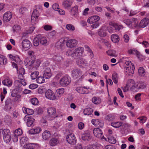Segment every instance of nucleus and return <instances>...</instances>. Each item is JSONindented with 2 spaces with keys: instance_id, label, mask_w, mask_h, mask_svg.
Listing matches in <instances>:
<instances>
[{
  "instance_id": "1",
  "label": "nucleus",
  "mask_w": 149,
  "mask_h": 149,
  "mask_svg": "<svg viewBox=\"0 0 149 149\" xmlns=\"http://www.w3.org/2000/svg\"><path fill=\"white\" fill-rule=\"evenodd\" d=\"M129 81L132 83L133 85L130 88L131 91H133V90L136 88L137 89H143L146 87V85L144 82H138L137 83L136 86H135V84L134 80L132 79H130Z\"/></svg>"
},
{
  "instance_id": "2",
  "label": "nucleus",
  "mask_w": 149,
  "mask_h": 149,
  "mask_svg": "<svg viewBox=\"0 0 149 149\" xmlns=\"http://www.w3.org/2000/svg\"><path fill=\"white\" fill-rule=\"evenodd\" d=\"M2 134L4 141L6 143H9L11 140L10 132L8 129L3 130Z\"/></svg>"
},
{
  "instance_id": "3",
  "label": "nucleus",
  "mask_w": 149,
  "mask_h": 149,
  "mask_svg": "<svg viewBox=\"0 0 149 149\" xmlns=\"http://www.w3.org/2000/svg\"><path fill=\"white\" fill-rule=\"evenodd\" d=\"M39 15L40 14L37 10H34L31 15V24L32 25H34L37 23L38 18Z\"/></svg>"
},
{
  "instance_id": "4",
  "label": "nucleus",
  "mask_w": 149,
  "mask_h": 149,
  "mask_svg": "<svg viewBox=\"0 0 149 149\" xmlns=\"http://www.w3.org/2000/svg\"><path fill=\"white\" fill-rule=\"evenodd\" d=\"M67 141L70 144L74 145L76 143V139L73 134L71 133L66 137Z\"/></svg>"
},
{
  "instance_id": "5",
  "label": "nucleus",
  "mask_w": 149,
  "mask_h": 149,
  "mask_svg": "<svg viewBox=\"0 0 149 149\" xmlns=\"http://www.w3.org/2000/svg\"><path fill=\"white\" fill-rule=\"evenodd\" d=\"M46 97L50 100H54L56 99V96L54 93L51 90L48 89L45 93Z\"/></svg>"
},
{
  "instance_id": "6",
  "label": "nucleus",
  "mask_w": 149,
  "mask_h": 149,
  "mask_svg": "<svg viewBox=\"0 0 149 149\" xmlns=\"http://www.w3.org/2000/svg\"><path fill=\"white\" fill-rule=\"evenodd\" d=\"M71 81L68 77L66 76L62 77L60 81V83L61 86H65L68 85L70 83Z\"/></svg>"
},
{
  "instance_id": "7",
  "label": "nucleus",
  "mask_w": 149,
  "mask_h": 149,
  "mask_svg": "<svg viewBox=\"0 0 149 149\" xmlns=\"http://www.w3.org/2000/svg\"><path fill=\"white\" fill-rule=\"evenodd\" d=\"M78 41L77 40L74 39H71L67 40L66 44L68 47L72 48L75 47Z\"/></svg>"
},
{
  "instance_id": "8",
  "label": "nucleus",
  "mask_w": 149,
  "mask_h": 149,
  "mask_svg": "<svg viewBox=\"0 0 149 149\" xmlns=\"http://www.w3.org/2000/svg\"><path fill=\"white\" fill-rule=\"evenodd\" d=\"M66 55L68 56H70L73 57L74 59H77L80 57L81 56L79 54L75 52L74 50L72 51L71 50H68L66 53Z\"/></svg>"
},
{
  "instance_id": "9",
  "label": "nucleus",
  "mask_w": 149,
  "mask_h": 149,
  "mask_svg": "<svg viewBox=\"0 0 149 149\" xmlns=\"http://www.w3.org/2000/svg\"><path fill=\"white\" fill-rule=\"evenodd\" d=\"M92 137L89 132L86 131L82 134L81 139L84 141H88L91 139Z\"/></svg>"
},
{
  "instance_id": "10",
  "label": "nucleus",
  "mask_w": 149,
  "mask_h": 149,
  "mask_svg": "<svg viewBox=\"0 0 149 149\" xmlns=\"http://www.w3.org/2000/svg\"><path fill=\"white\" fill-rule=\"evenodd\" d=\"M94 135L97 138L102 139L104 137L102 135V132L99 128H95L93 130Z\"/></svg>"
},
{
  "instance_id": "11",
  "label": "nucleus",
  "mask_w": 149,
  "mask_h": 149,
  "mask_svg": "<svg viewBox=\"0 0 149 149\" xmlns=\"http://www.w3.org/2000/svg\"><path fill=\"white\" fill-rule=\"evenodd\" d=\"M100 20V17L97 15H94L90 17L87 20L88 23L92 24L97 23Z\"/></svg>"
},
{
  "instance_id": "12",
  "label": "nucleus",
  "mask_w": 149,
  "mask_h": 149,
  "mask_svg": "<svg viewBox=\"0 0 149 149\" xmlns=\"http://www.w3.org/2000/svg\"><path fill=\"white\" fill-rule=\"evenodd\" d=\"M52 75V73L50 68H46L44 70L43 74L44 77H45V79H49L51 77Z\"/></svg>"
},
{
  "instance_id": "13",
  "label": "nucleus",
  "mask_w": 149,
  "mask_h": 149,
  "mask_svg": "<svg viewBox=\"0 0 149 149\" xmlns=\"http://www.w3.org/2000/svg\"><path fill=\"white\" fill-rule=\"evenodd\" d=\"M12 17V14L10 11L6 13L3 15V20L5 22H7L9 21Z\"/></svg>"
},
{
  "instance_id": "14",
  "label": "nucleus",
  "mask_w": 149,
  "mask_h": 149,
  "mask_svg": "<svg viewBox=\"0 0 149 149\" xmlns=\"http://www.w3.org/2000/svg\"><path fill=\"white\" fill-rule=\"evenodd\" d=\"M47 112L50 116L53 118L57 117L56 115V111L54 108H50L47 110Z\"/></svg>"
},
{
  "instance_id": "15",
  "label": "nucleus",
  "mask_w": 149,
  "mask_h": 149,
  "mask_svg": "<svg viewBox=\"0 0 149 149\" xmlns=\"http://www.w3.org/2000/svg\"><path fill=\"white\" fill-rule=\"evenodd\" d=\"M40 63V61L39 60H33L32 65V66L30 67L29 70H32V71H33L34 69H36L39 66Z\"/></svg>"
},
{
  "instance_id": "16",
  "label": "nucleus",
  "mask_w": 149,
  "mask_h": 149,
  "mask_svg": "<svg viewBox=\"0 0 149 149\" xmlns=\"http://www.w3.org/2000/svg\"><path fill=\"white\" fill-rule=\"evenodd\" d=\"M73 2V0H65L62 3V5L63 7L65 9L70 7Z\"/></svg>"
},
{
  "instance_id": "17",
  "label": "nucleus",
  "mask_w": 149,
  "mask_h": 149,
  "mask_svg": "<svg viewBox=\"0 0 149 149\" xmlns=\"http://www.w3.org/2000/svg\"><path fill=\"white\" fill-rule=\"evenodd\" d=\"M149 20L147 18L142 19L139 23V26L141 28H144L148 24Z\"/></svg>"
},
{
  "instance_id": "18",
  "label": "nucleus",
  "mask_w": 149,
  "mask_h": 149,
  "mask_svg": "<svg viewBox=\"0 0 149 149\" xmlns=\"http://www.w3.org/2000/svg\"><path fill=\"white\" fill-rule=\"evenodd\" d=\"M72 75L74 78L77 79L81 75V72L79 69L74 70L72 71Z\"/></svg>"
},
{
  "instance_id": "19",
  "label": "nucleus",
  "mask_w": 149,
  "mask_h": 149,
  "mask_svg": "<svg viewBox=\"0 0 149 149\" xmlns=\"http://www.w3.org/2000/svg\"><path fill=\"white\" fill-rule=\"evenodd\" d=\"M51 134L50 132L47 130L45 131L42 134V137L45 140H48L51 137Z\"/></svg>"
},
{
  "instance_id": "20",
  "label": "nucleus",
  "mask_w": 149,
  "mask_h": 149,
  "mask_svg": "<svg viewBox=\"0 0 149 149\" xmlns=\"http://www.w3.org/2000/svg\"><path fill=\"white\" fill-rule=\"evenodd\" d=\"M78 7L77 6H75L73 7L70 12L71 15L74 17L77 16L78 14Z\"/></svg>"
},
{
  "instance_id": "21",
  "label": "nucleus",
  "mask_w": 149,
  "mask_h": 149,
  "mask_svg": "<svg viewBox=\"0 0 149 149\" xmlns=\"http://www.w3.org/2000/svg\"><path fill=\"white\" fill-rule=\"evenodd\" d=\"M22 44L24 48H29L31 45V42L28 40L25 39L23 40Z\"/></svg>"
},
{
  "instance_id": "22",
  "label": "nucleus",
  "mask_w": 149,
  "mask_h": 149,
  "mask_svg": "<svg viewBox=\"0 0 149 149\" xmlns=\"http://www.w3.org/2000/svg\"><path fill=\"white\" fill-rule=\"evenodd\" d=\"M98 35L101 37H104L107 35L106 30L105 27H102L98 32Z\"/></svg>"
},
{
  "instance_id": "23",
  "label": "nucleus",
  "mask_w": 149,
  "mask_h": 149,
  "mask_svg": "<svg viewBox=\"0 0 149 149\" xmlns=\"http://www.w3.org/2000/svg\"><path fill=\"white\" fill-rule=\"evenodd\" d=\"M59 142L57 138H54L52 139L49 141V144L51 146H54L57 145Z\"/></svg>"
},
{
  "instance_id": "24",
  "label": "nucleus",
  "mask_w": 149,
  "mask_h": 149,
  "mask_svg": "<svg viewBox=\"0 0 149 149\" xmlns=\"http://www.w3.org/2000/svg\"><path fill=\"white\" fill-rule=\"evenodd\" d=\"M31 70V71H30V72H31V78L33 80L35 79L36 78H37V77L38 75L39 74V72L37 71H34V69L33 71H32V69Z\"/></svg>"
},
{
  "instance_id": "25",
  "label": "nucleus",
  "mask_w": 149,
  "mask_h": 149,
  "mask_svg": "<svg viewBox=\"0 0 149 149\" xmlns=\"http://www.w3.org/2000/svg\"><path fill=\"white\" fill-rule=\"evenodd\" d=\"M111 38L113 42L114 43H117L119 41V38L118 35L113 34L111 36Z\"/></svg>"
},
{
  "instance_id": "26",
  "label": "nucleus",
  "mask_w": 149,
  "mask_h": 149,
  "mask_svg": "<svg viewBox=\"0 0 149 149\" xmlns=\"http://www.w3.org/2000/svg\"><path fill=\"white\" fill-rule=\"evenodd\" d=\"M41 130V129L40 128L37 127L35 129H32L31 130L29 131V133L31 134H38Z\"/></svg>"
},
{
  "instance_id": "27",
  "label": "nucleus",
  "mask_w": 149,
  "mask_h": 149,
  "mask_svg": "<svg viewBox=\"0 0 149 149\" xmlns=\"http://www.w3.org/2000/svg\"><path fill=\"white\" fill-rule=\"evenodd\" d=\"M40 43L42 45H45L47 43V40L46 38L44 37L41 36L40 35H38Z\"/></svg>"
},
{
  "instance_id": "28",
  "label": "nucleus",
  "mask_w": 149,
  "mask_h": 149,
  "mask_svg": "<svg viewBox=\"0 0 149 149\" xmlns=\"http://www.w3.org/2000/svg\"><path fill=\"white\" fill-rule=\"evenodd\" d=\"M64 45L65 44L63 41L59 40L56 43L55 46L58 49H62Z\"/></svg>"
},
{
  "instance_id": "29",
  "label": "nucleus",
  "mask_w": 149,
  "mask_h": 149,
  "mask_svg": "<svg viewBox=\"0 0 149 149\" xmlns=\"http://www.w3.org/2000/svg\"><path fill=\"white\" fill-rule=\"evenodd\" d=\"M3 84L4 85H6L8 86H11L12 84V82L11 80L8 79H6L2 82Z\"/></svg>"
},
{
  "instance_id": "30",
  "label": "nucleus",
  "mask_w": 149,
  "mask_h": 149,
  "mask_svg": "<svg viewBox=\"0 0 149 149\" xmlns=\"http://www.w3.org/2000/svg\"><path fill=\"white\" fill-rule=\"evenodd\" d=\"M112 79L115 84H117L118 79V74L116 73H113L112 75Z\"/></svg>"
},
{
  "instance_id": "31",
  "label": "nucleus",
  "mask_w": 149,
  "mask_h": 149,
  "mask_svg": "<svg viewBox=\"0 0 149 149\" xmlns=\"http://www.w3.org/2000/svg\"><path fill=\"white\" fill-rule=\"evenodd\" d=\"M122 124L123 123L121 122H113L111 123V125L113 127L117 128L121 126Z\"/></svg>"
},
{
  "instance_id": "32",
  "label": "nucleus",
  "mask_w": 149,
  "mask_h": 149,
  "mask_svg": "<svg viewBox=\"0 0 149 149\" xmlns=\"http://www.w3.org/2000/svg\"><path fill=\"white\" fill-rule=\"evenodd\" d=\"M93 111L91 108H87L85 109L84 111V113L85 115H89L92 114Z\"/></svg>"
},
{
  "instance_id": "33",
  "label": "nucleus",
  "mask_w": 149,
  "mask_h": 149,
  "mask_svg": "<svg viewBox=\"0 0 149 149\" xmlns=\"http://www.w3.org/2000/svg\"><path fill=\"white\" fill-rule=\"evenodd\" d=\"M34 120V119L33 118L31 117L28 118L26 123L27 126L28 127L32 126L33 125V122Z\"/></svg>"
},
{
  "instance_id": "34",
  "label": "nucleus",
  "mask_w": 149,
  "mask_h": 149,
  "mask_svg": "<svg viewBox=\"0 0 149 149\" xmlns=\"http://www.w3.org/2000/svg\"><path fill=\"white\" fill-rule=\"evenodd\" d=\"M25 111V113H27L29 115H31L33 114L34 111L33 110L30 109L26 108V107H23Z\"/></svg>"
},
{
  "instance_id": "35",
  "label": "nucleus",
  "mask_w": 149,
  "mask_h": 149,
  "mask_svg": "<svg viewBox=\"0 0 149 149\" xmlns=\"http://www.w3.org/2000/svg\"><path fill=\"white\" fill-rule=\"evenodd\" d=\"M7 63V59L2 55H0V64L5 65Z\"/></svg>"
},
{
  "instance_id": "36",
  "label": "nucleus",
  "mask_w": 149,
  "mask_h": 149,
  "mask_svg": "<svg viewBox=\"0 0 149 149\" xmlns=\"http://www.w3.org/2000/svg\"><path fill=\"white\" fill-rule=\"evenodd\" d=\"M40 43V40L39 39V36L37 35L34 39L33 40V44L34 46H38Z\"/></svg>"
},
{
  "instance_id": "37",
  "label": "nucleus",
  "mask_w": 149,
  "mask_h": 149,
  "mask_svg": "<svg viewBox=\"0 0 149 149\" xmlns=\"http://www.w3.org/2000/svg\"><path fill=\"white\" fill-rule=\"evenodd\" d=\"M125 64L126 65H127V66H128L127 67L126 66L125 68H126V70H130L131 69V66L130 65H132V71L133 70V68H134V67H133V66L134 65H133L131 61H130V62H129L128 61H127L125 63Z\"/></svg>"
},
{
  "instance_id": "38",
  "label": "nucleus",
  "mask_w": 149,
  "mask_h": 149,
  "mask_svg": "<svg viewBox=\"0 0 149 149\" xmlns=\"http://www.w3.org/2000/svg\"><path fill=\"white\" fill-rule=\"evenodd\" d=\"M92 100L93 102L95 104H98L101 102L100 99L95 97H93L92 98Z\"/></svg>"
},
{
  "instance_id": "39",
  "label": "nucleus",
  "mask_w": 149,
  "mask_h": 149,
  "mask_svg": "<svg viewBox=\"0 0 149 149\" xmlns=\"http://www.w3.org/2000/svg\"><path fill=\"white\" fill-rule=\"evenodd\" d=\"M84 48L82 47H79L75 49L74 51L75 52L78 53L79 54L81 55L83 52Z\"/></svg>"
},
{
  "instance_id": "40",
  "label": "nucleus",
  "mask_w": 149,
  "mask_h": 149,
  "mask_svg": "<svg viewBox=\"0 0 149 149\" xmlns=\"http://www.w3.org/2000/svg\"><path fill=\"white\" fill-rule=\"evenodd\" d=\"M45 77L44 76H39L36 79V81L38 83L42 84L45 82Z\"/></svg>"
},
{
  "instance_id": "41",
  "label": "nucleus",
  "mask_w": 149,
  "mask_h": 149,
  "mask_svg": "<svg viewBox=\"0 0 149 149\" xmlns=\"http://www.w3.org/2000/svg\"><path fill=\"white\" fill-rule=\"evenodd\" d=\"M33 60H31L28 58H26L24 61L25 64L27 66H32Z\"/></svg>"
},
{
  "instance_id": "42",
  "label": "nucleus",
  "mask_w": 149,
  "mask_h": 149,
  "mask_svg": "<svg viewBox=\"0 0 149 149\" xmlns=\"http://www.w3.org/2000/svg\"><path fill=\"white\" fill-rule=\"evenodd\" d=\"M111 26L115 28V30H116V31H119L122 28H123V27L122 26L118 25L116 23H112Z\"/></svg>"
},
{
  "instance_id": "43",
  "label": "nucleus",
  "mask_w": 149,
  "mask_h": 149,
  "mask_svg": "<svg viewBox=\"0 0 149 149\" xmlns=\"http://www.w3.org/2000/svg\"><path fill=\"white\" fill-rule=\"evenodd\" d=\"M137 19L135 18H133L132 19V23L131 25L132 26L131 28H133L134 27H136L137 26Z\"/></svg>"
},
{
  "instance_id": "44",
  "label": "nucleus",
  "mask_w": 149,
  "mask_h": 149,
  "mask_svg": "<svg viewBox=\"0 0 149 149\" xmlns=\"http://www.w3.org/2000/svg\"><path fill=\"white\" fill-rule=\"evenodd\" d=\"M107 53L108 55L111 56H116V52L113 50H109L107 52Z\"/></svg>"
},
{
  "instance_id": "45",
  "label": "nucleus",
  "mask_w": 149,
  "mask_h": 149,
  "mask_svg": "<svg viewBox=\"0 0 149 149\" xmlns=\"http://www.w3.org/2000/svg\"><path fill=\"white\" fill-rule=\"evenodd\" d=\"M22 133V130L20 128H18L17 130H15L14 133V135L19 136L21 135Z\"/></svg>"
},
{
  "instance_id": "46",
  "label": "nucleus",
  "mask_w": 149,
  "mask_h": 149,
  "mask_svg": "<svg viewBox=\"0 0 149 149\" xmlns=\"http://www.w3.org/2000/svg\"><path fill=\"white\" fill-rule=\"evenodd\" d=\"M128 82L129 84H127L126 86L124 87V88H123V91L125 92H127V91H128L129 89V87L131 86V88L132 87V86L133 85V84H132V83H130V82H129L128 81Z\"/></svg>"
},
{
  "instance_id": "47",
  "label": "nucleus",
  "mask_w": 149,
  "mask_h": 149,
  "mask_svg": "<svg viewBox=\"0 0 149 149\" xmlns=\"http://www.w3.org/2000/svg\"><path fill=\"white\" fill-rule=\"evenodd\" d=\"M123 22L129 27L131 28L132 26V25H131V23H132V19H125L123 20Z\"/></svg>"
},
{
  "instance_id": "48",
  "label": "nucleus",
  "mask_w": 149,
  "mask_h": 149,
  "mask_svg": "<svg viewBox=\"0 0 149 149\" xmlns=\"http://www.w3.org/2000/svg\"><path fill=\"white\" fill-rule=\"evenodd\" d=\"M5 106H7L8 107H9L10 109L11 108L10 106L12 104V102L10 98H8L5 102Z\"/></svg>"
},
{
  "instance_id": "49",
  "label": "nucleus",
  "mask_w": 149,
  "mask_h": 149,
  "mask_svg": "<svg viewBox=\"0 0 149 149\" xmlns=\"http://www.w3.org/2000/svg\"><path fill=\"white\" fill-rule=\"evenodd\" d=\"M54 60L57 61L61 62L63 59L62 57L60 55L57 54L53 57Z\"/></svg>"
},
{
  "instance_id": "50",
  "label": "nucleus",
  "mask_w": 149,
  "mask_h": 149,
  "mask_svg": "<svg viewBox=\"0 0 149 149\" xmlns=\"http://www.w3.org/2000/svg\"><path fill=\"white\" fill-rule=\"evenodd\" d=\"M76 90L79 93L81 94H84L86 93L84 88L82 87H77L76 88Z\"/></svg>"
},
{
  "instance_id": "51",
  "label": "nucleus",
  "mask_w": 149,
  "mask_h": 149,
  "mask_svg": "<svg viewBox=\"0 0 149 149\" xmlns=\"http://www.w3.org/2000/svg\"><path fill=\"white\" fill-rule=\"evenodd\" d=\"M33 144H25L24 146V148H26V149H35L34 148Z\"/></svg>"
},
{
  "instance_id": "52",
  "label": "nucleus",
  "mask_w": 149,
  "mask_h": 149,
  "mask_svg": "<svg viewBox=\"0 0 149 149\" xmlns=\"http://www.w3.org/2000/svg\"><path fill=\"white\" fill-rule=\"evenodd\" d=\"M66 27L67 29L70 31H74L75 29L74 26L70 24L66 25Z\"/></svg>"
},
{
  "instance_id": "53",
  "label": "nucleus",
  "mask_w": 149,
  "mask_h": 149,
  "mask_svg": "<svg viewBox=\"0 0 149 149\" xmlns=\"http://www.w3.org/2000/svg\"><path fill=\"white\" fill-rule=\"evenodd\" d=\"M108 139L109 142L111 144H114L116 142V140L113 137H110Z\"/></svg>"
},
{
  "instance_id": "54",
  "label": "nucleus",
  "mask_w": 149,
  "mask_h": 149,
  "mask_svg": "<svg viewBox=\"0 0 149 149\" xmlns=\"http://www.w3.org/2000/svg\"><path fill=\"white\" fill-rule=\"evenodd\" d=\"M9 57L10 58H12L14 61L16 62L18 61L19 60V57L18 56H13L11 54L9 55Z\"/></svg>"
},
{
  "instance_id": "55",
  "label": "nucleus",
  "mask_w": 149,
  "mask_h": 149,
  "mask_svg": "<svg viewBox=\"0 0 149 149\" xmlns=\"http://www.w3.org/2000/svg\"><path fill=\"white\" fill-rule=\"evenodd\" d=\"M31 102L33 105H36L38 103V99L36 98H32L31 100Z\"/></svg>"
},
{
  "instance_id": "56",
  "label": "nucleus",
  "mask_w": 149,
  "mask_h": 149,
  "mask_svg": "<svg viewBox=\"0 0 149 149\" xmlns=\"http://www.w3.org/2000/svg\"><path fill=\"white\" fill-rule=\"evenodd\" d=\"M13 31L14 32H18L20 30V27L19 25H15L13 27Z\"/></svg>"
},
{
  "instance_id": "57",
  "label": "nucleus",
  "mask_w": 149,
  "mask_h": 149,
  "mask_svg": "<svg viewBox=\"0 0 149 149\" xmlns=\"http://www.w3.org/2000/svg\"><path fill=\"white\" fill-rule=\"evenodd\" d=\"M138 72L140 75L144 76L145 75V71L142 67H140L138 70Z\"/></svg>"
},
{
  "instance_id": "58",
  "label": "nucleus",
  "mask_w": 149,
  "mask_h": 149,
  "mask_svg": "<svg viewBox=\"0 0 149 149\" xmlns=\"http://www.w3.org/2000/svg\"><path fill=\"white\" fill-rule=\"evenodd\" d=\"M18 88H16L15 89L13 90L11 92V96L13 97H16L17 94V90Z\"/></svg>"
},
{
  "instance_id": "59",
  "label": "nucleus",
  "mask_w": 149,
  "mask_h": 149,
  "mask_svg": "<svg viewBox=\"0 0 149 149\" xmlns=\"http://www.w3.org/2000/svg\"><path fill=\"white\" fill-rule=\"evenodd\" d=\"M64 90L63 88L59 89L56 90V92L59 95H62L64 93Z\"/></svg>"
},
{
  "instance_id": "60",
  "label": "nucleus",
  "mask_w": 149,
  "mask_h": 149,
  "mask_svg": "<svg viewBox=\"0 0 149 149\" xmlns=\"http://www.w3.org/2000/svg\"><path fill=\"white\" fill-rule=\"evenodd\" d=\"M53 9L55 10H57L59 9V5L57 3L54 4L52 6Z\"/></svg>"
},
{
  "instance_id": "61",
  "label": "nucleus",
  "mask_w": 149,
  "mask_h": 149,
  "mask_svg": "<svg viewBox=\"0 0 149 149\" xmlns=\"http://www.w3.org/2000/svg\"><path fill=\"white\" fill-rule=\"evenodd\" d=\"M43 28L46 31H50L52 29V27L51 26L46 25L44 26Z\"/></svg>"
},
{
  "instance_id": "62",
  "label": "nucleus",
  "mask_w": 149,
  "mask_h": 149,
  "mask_svg": "<svg viewBox=\"0 0 149 149\" xmlns=\"http://www.w3.org/2000/svg\"><path fill=\"white\" fill-rule=\"evenodd\" d=\"M17 71V72L19 74H24L25 73V70L23 68H20L19 69V70Z\"/></svg>"
},
{
  "instance_id": "63",
  "label": "nucleus",
  "mask_w": 149,
  "mask_h": 149,
  "mask_svg": "<svg viewBox=\"0 0 149 149\" xmlns=\"http://www.w3.org/2000/svg\"><path fill=\"white\" fill-rule=\"evenodd\" d=\"M27 8L25 7H22L19 10V12L22 14H23L25 11L27 10Z\"/></svg>"
},
{
  "instance_id": "64",
  "label": "nucleus",
  "mask_w": 149,
  "mask_h": 149,
  "mask_svg": "<svg viewBox=\"0 0 149 149\" xmlns=\"http://www.w3.org/2000/svg\"><path fill=\"white\" fill-rule=\"evenodd\" d=\"M27 141V138L26 137H22L20 140V142L21 144H24V143Z\"/></svg>"
}]
</instances>
